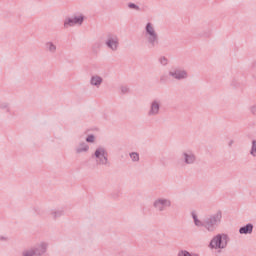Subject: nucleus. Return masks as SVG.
<instances>
[{
  "instance_id": "obj_1",
  "label": "nucleus",
  "mask_w": 256,
  "mask_h": 256,
  "mask_svg": "<svg viewBox=\"0 0 256 256\" xmlns=\"http://www.w3.org/2000/svg\"><path fill=\"white\" fill-rule=\"evenodd\" d=\"M191 217L195 227H204L208 233H215L217 227H219L221 221H223V212L217 211L216 213L211 214L205 221L201 220L199 214L195 211L191 212Z\"/></svg>"
},
{
  "instance_id": "obj_16",
  "label": "nucleus",
  "mask_w": 256,
  "mask_h": 256,
  "mask_svg": "<svg viewBox=\"0 0 256 256\" xmlns=\"http://www.w3.org/2000/svg\"><path fill=\"white\" fill-rule=\"evenodd\" d=\"M22 256H37L33 247L27 248L22 251Z\"/></svg>"
},
{
  "instance_id": "obj_23",
  "label": "nucleus",
  "mask_w": 256,
  "mask_h": 256,
  "mask_svg": "<svg viewBox=\"0 0 256 256\" xmlns=\"http://www.w3.org/2000/svg\"><path fill=\"white\" fill-rule=\"evenodd\" d=\"M250 155H252V157H256V140L252 141V147L250 150Z\"/></svg>"
},
{
  "instance_id": "obj_14",
  "label": "nucleus",
  "mask_w": 256,
  "mask_h": 256,
  "mask_svg": "<svg viewBox=\"0 0 256 256\" xmlns=\"http://www.w3.org/2000/svg\"><path fill=\"white\" fill-rule=\"evenodd\" d=\"M45 50L51 55H55V53H57V43L53 41H47L45 43Z\"/></svg>"
},
{
  "instance_id": "obj_20",
  "label": "nucleus",
  "mask_w": 256,
  "mask_h": 256,
  "mask_svg": "<svg viewBox=\"0 0 256 256\" xmlns=\"http://www.w3.org/2000/svg\"><path fill=\"white\" fill-rule=\"evenodd\" d=\"M129 157L133 163H139V153L137 152H131L129 154Z\"/></svg>"
},
{
  "instance_id": "obj_6",
  "label": "nucleus",
  "mask_w": 256,
  "mask_h": 256,
  "mask_svg": "<svg viewBox=\"0 0 256 256\" xmlns=\"http://www.w3.org/2000/svg\"><path fill=\"white\" fill-rule=\"evenodd\" d=\"M152 207L155 211L163 213V211H167V209H171V207H173V201L169 198L158 197L153 201Z\"/></svg>"
},
{
  "instance_id": "obj_4",
  "label": "nucleus",
  "mask_w": 256,
  "mask_h": 256,
  "mask_svg": "<svg viewBox=\"0 0 256 256\" xmlns=\"http://www.w3.org/2000/svg\"><path fill=\"white\" fill-rule=\"evenodd\" d=\"M93 159H95L96 164L103 166V167H109V152H107V148L103 146H99L95 149L93 155Z\"/></svg>"
},
{
  "instance_id": "obj_9",
  "label": "nucleus",
  "mask_w": 256,
  "mask_h": 256,
  "mask_svg": "<svg viewBox=\"0 0 256 256\" xmlns=\"http://www.w3.org/2000/svg\"><path fill=\"white\" fill-rule=\"evenodd\" d=\"M169 76L172 77V79H176V81H184V79H188L189 72H187L184 68H173L169 71Z\"/></svg>"
},
{
  "instance_id": "obj_19",
  "label": "nucleus",
  "mask_w": 256,
  "mask_h": 256,
  "mask_svg": "<svg viewBox=\"0 0 256 256\" xmlns=\"http://www.w3.org/2000/svg\"><path fill=\"white\" fill-rule=\"evenodd\" d=\"M177 256H199V254H197V253H190L187 250H180V251H178Z\"/></svg>"
},
{
  "instance_id": "obj_11",
  "label": "nucleus",
  "mask_w": 256,
  "mask_h": 256,
  "mask_svg": "<svg viewBox=\"0 0 256 256\" xmlns=\"http://www.w3.org/2000/svg\"><path fill=\"white\" fill-rule=\"evenodd\" d=\"M49 248V243L42 241L33 247L36 256H43L47 253V249Z\"/></svg>"
},
{
  "instance_id": "obj_18",
  "label": "nucleus",
  "mask_w": 256,
  "mask_h": 256,
  "mask_svg": "<svg viewBox=\"0 0 256 256\" xmlns=\"http://www.w3.org/2000/svg\"><path fill=\"white\" fill-rule=\"evenodd\" d=\"M50 215L53 219H59V217H62L63 215V210H52Z\"/></svg>"
},
{
  "instance_id": "obj_21",
  "label": "nucleus",
  "mask_w": 256,
  "mask_h": 256,
  "mask_svg": "<svg viewBox=\"0 0 256 256\" xmlns=\"http://www.w3.org/2000/svg\"><path fill=\"white\" fill-rule=\"evenodd\" d=\"M0 109H2L3 111H7V112L11 111L9 103H7V102H0Z\"/></svg>"
},
{
  "instance_id": "obj_25",
  "label": "nucleus",
  "mask_w": 256,
  "mask_h": 256,
  "mask_svg": "<svg viewBox=\"0 0 256 256\" xmlns=\"http://www.w3.org/2000/svg\"><path fill=\"white\" fill-rule=\"evenodd\" d=\"M121 93H129V87L128 86H121L120 87Z\"/></svg>"
},
{
  "instance_id": "obj_29",
  "label": "nucleus",
  "mask_w": 256,
  "mask_h": 256,
  "mask_svg": "<svg viewBox=\"0 0 256 256\" xmlns=\"http://www.w3.org/2000/svg\"><path fill=\"white\" fill-rule=\"evenodd\" d=\"M160 80L163 81V77H161Z\"/></svg>"
},
{
  "instance_id": "obj_13",
  "label": "nucleus",
  "mask_w": 256,
  "mask_h": 256,
  "mask_svg": "<svg viewBox=\"0 0 256 256\" xmlns=\"http://www.w3.org/2000/svg\"><path fill=\"white\" fill-rule=\"evenodd\" d=\"M89 144L87 142H80L76 147H75V153L76 155H81V153H89Z\"/></svg>"
},
{
  "instance_id": "obj_17",
  "label": "nucleus",
  "mask_w": 256,
  "mask_h": 256,
  "mask_svg": "<svg viewBox=\"0 0 256 256\" xmlns=\"http://www.w3.org/2000/svg\"><path fill=\"white\" fill-rule=\"evenodd\" d=\"M158 63H160V65H162L163 67H167V65H169V58H167L166 56H160L158 58Z\"/></svg>"
},
{
  "instance_id": "obj_10",
  "label": "nucleus",
  "mask_w": 256,
  "mask_h": 256,
  "mask_svg": "<svg viewBox=\"0 0 256 256\" xmlns=\"http://www.w3.org/2000/svg\"><path fill=\"white\" fill-rule=\"evenodd\" d=\"M161 113V99L156 98L150 102L148 117H157Z\"/></svg>"
},
{
  "instance_id": "obj_5",
  "label": "nucleus",
  "mask_w": 256,
  "mask_h": 256,
  "mask_svg": "<svg viewBox=\"0 0 256 256\" xmlns=\"http://www.w3.org/2000/svg\"><path fill=\"white\" fill-rule=\"evenodd\" d=\"M85 22V15L83 13H76L72 16L66 17L64 19V29H69V27H81Z\"/></svg>"
},
{
  "instance_id": "obj_28",
  "label": "nucleus",
  "mask_w": 256,
  "mask_h": 256,
  "mask_svg": "<svg viewBox=\"0 0 256 256\" xmlns=\"http://www.w3.org/2000/svg\"><path fill=\"white\" fill-rule=\"evenodd\" d=\"M232 144H233V140H230L228 145L231 147Z\"/></svg>"
},
{
  "instance_id": "obj_2",
  "label": "nucleus",
  "mask_w": 256,
  "mask_h": 256,
  "mask_svg": "<svg viewBox=\"0 0 256 256\" xmlns=\"http://www.w3.org/2000/svg\"><path fill=\"white\" fill-rule=\"evenodd\" d=\"M231 238L227 233H218L212 237L210 240L208 247L211 251H215L216 253H221L223 249H227Z\"/></svg>"
},
{
  "instance_id": "obj_24",
  "label": "nucleus",
  "mask_w": 256,
  "mask_h": 256,
  "mask_svg": "<svg viewBox=\"0 0 256 256\" xmlns=\"http://www.w3.org/2000/svg\"><path fill=\"white\" fill-rule=\"evenodd\" d=\"M128 7H129V9H134L135 11H139V6H137L134 3H129Z\"/></svg>"
},
{
  "instance_id": "obj_15",
  "label": "nucleus",
  "mask_w": 256,
  "mask_h": 256,
  "mask_svg": "<svg viewBox=\"0 0 256 256\" xmlns=\"http://www.w3.org/2000/svg\"><path fill=\"white\" fill-rule=\"evenodd\" d=\"M239 233L240 235H251V233H253V224L249 223L240 227Z\"/></svg>"
},
{
  "instance_id": "obj_7",
  "label": "nucleus",
  "mask_w": 256,
  "mask_h": 256,
  "mask_svg": "<svg viewBox=\"0 0 256 256\" xmlns=\"http://www.w3.org/2000/svg\"><path fill=\"white\" fill-rule=\"evenodd\" d=\"M105 45L109 51H112L113 53L119 51V36L115 34H108L105 39Z\"/></svg>"
},
{
  "instance_id": "obj_8",
  "label": "nucleus",
  "mask_w": 256,
  "mask_h": 256,
  "mask_svg": "<svg viewBox=\"0 0 256 256\" xmlns=\"http://www.w3.org/2000/svg\"><path fill=\"white\" fill-rule=\"evenodd\" d=\"M181 161L184 165H195L197 163V155L191 149L184 150L181 155Z\"/></svg>"
},
{
  "instance_id": "obj_22",
  "label": "nucleus",
  "mask_w": 256,
  "mask_h": 256,
  "mask_svg": "<svg viewBox=\"0 0 256 256\" xmlns=\"http://www.w3.org/2000/svg\"><path fill=\"white\" fill-rule=\"evenodd\" d=\"M96 140H97V137H95V135L93 134H89L86 137V143H95Z\"/></svg>"
},
{
  "instance_id": "obj_3",
  "label": "nucleus",
  "mask_w": 256,
  "mask_h": 256,
  "mask_svg": "<svg viewBox=\"0 0 256 256\" xmlns=\"http://www.w3.org/2000/svg\"><path fill=\"white\" fill-rule=\"evenodd\" d=\"M143 35L149 47H157V45H159V32H157V27L154 23H146Z\"/></svg>"
},
{
  "instance_id": "obj_27",
  "label": "nucleus",
  "mask_w": 256,
  "mask_h": 256,
  "mask_svg": "<svg viewBox=\"0 0 256 256\" xmlns=\"http://www.w3.org/2000/svg\"><path fill=\"white\" fill-rule=\"evenodd\" d=\"M0 241H9V237H7V236H0Z\"/></svg>"
},
{
  "instance_id": "obj_26",
  "label": "nucleus",
  "mask_w": 256,
  "mask_h": 256,
  "mask_svg": "<svg viewBox=\"0 0 256 256\" xmlns=\"http://www.w3.org/2000/svg\"><path fill=\"white\" fill-rule=\"evenodd\" d=\"M250 112L252 113V115H256V105L250 107Z\"/></svg>"
},
{
  "instance_id": "obj_12",
  "label": "nucleus",
  "mask_w": 256,
  "mask_h": 256,
  "mask_svg": "<svg viewBox=\"0 0 256 256\" xmlns=\"http://www.w3.org/2000/svg\"><path fill=\"white\" fill-rule=\"evenodd\" d=\"M89 84L91 87H95V89H100L101 85H103V76L99 74L91 75Z\"/></svg>"
}]
</instances>
